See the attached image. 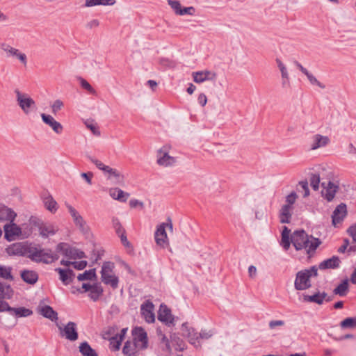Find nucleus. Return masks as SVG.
Returning a JSON list of instances; mask_svg holds the SVG:
<instances>
[{
	"label": "nucleus",
	"instance_id": "1",
	"mask_svg": "<svg viewBox=\"0 0 356 356\" xmlns=\"http://www.w3.org/2000/svg\"><path fill=\"white\" fill-rule=\"evenodd\" d=\"M291 241L296 250L305 249L309 254L314 252L321 243L318 238L309 236L303 229L295 231Z\"/></svg>",
	"mask_w": 356,
	"mask_h": 356
},
{
	"label": "nucleus",
	"instance_id": "2",
	"mask_svg": "<svg viewBox=\"0 0 356 356\" xmlns=\"http://www.w3.org/2000/svg\"><path fill=\"white\" fill-rule=\"evenodd\" d=\"M318 275V268L316 266L298 271L294 282L295 289L298 291L309 289L312 286L311 277H316Z\"/></svg>",
	"mask_w": 356,
	"mask_h": 356
},
{
	"label": "nucleus",
	"instance_id": "3",
	"mask_svg": "<svg viewBox=\"0 0 356 356\" xmlns=\"http://www.w3.org/2000/svg\"><path fill=\"white\" fill-rule=\"evenodd\" d=\"M31 253V260L36 263L49 264L57 261L59 258L58 254L51 249H43L37 246H34L33 251Z\"/></svg>",
	"mask_w": 356,
	"mask_h": 356
},
{
	"label": "nucleus",
	"instance_id": "4",
	"mask_svg": "<svg viewBox=\"0 0 356 356\" xmlns=\"http://www.w3.org/2000/svg\"><path fill=\"white\" fill-rule=\"evenodd\" d=\"M16 101L17 105L21 108L24 114L29 115L32 112L36 111V103L31 96L24 92H22L18 89L15 90Z\"/></svg>",
	"mask_w": 356,
	"mask_h": 356
},
{
	"label": "nucleus",
	"instance_id": "5",
	"mask_svg": "<svg viewBox=\"0 0 356 356\" xmlns=\"http://www.w3.org/2000/svg\"><path fill=\"white\" fill-rule=\"evenodd\" d=\"M114 264L110 261L104 262L102 266V281L106 285H110L113 289L118 287L119 279L114 274Z\"/></svg>",
	"mask_w": 356,
	"mask_h": 356
},
{
	"label": "nucleus",
	"instance_id": "6",
	"mask_svg": "<svg viewBox=\"0 0 356 356\" xmlns=\"http://www.w3.org/2000/svg\"><path fill=\"white\" fill-rule=\"evenodd\" d=\"M29 224L38 228L40 235L43 238L54 235L58 229L54 225L49 222H44L42 220L33 216L29 219Z\"/></svg>",
	"mask_w": 356,
	"mask_h": 356
},
{
	"label": "nucleus",
	"instance_id": "7",
	"mask_svg": "<svg viewBox=\"0 0 356 356\" xmlns=\"http://www.w3.org/2000/svg\"><path fill=\"white\" fill-rule=\"evenodd\" d=\"M0 49L4 53L6 58H15L18 60L23 66L26 67L27 65V56L26 54L21 51L19 49L6 42L0 44Z\"/></svg>",
	"mask_w": 356,
	"mask_h": 356
},
{
	"label": "nucleus",
	"instance_id": "8",
	"mask_svg": "<svg viewBox=\"0 0 356 356\" xmlns=\"http://www.w3.org/2000/svg\"><path fill=\"white\" fill-rule=\"evenodd\" d=\"M33 248L34 246L24 243H15L6 248V252L9 255L26 256L31 259V252H33Z\"/></svg>",
	"mask_w": 356,
	"mask_h": 356
},
{
	"label": "nucleus",
	"instance_id": "9",
	"mask_svg": "<svg viewBox=\"0 0 356 356\" xmlns=\"http://www.w3.org/2000/svg\"><path fill=\"white\" fill-rule=\"evenodd\" d=\"M57 252H60L70 259H82L86 257L85 253L75 248L70 246L66 243H59L56 248Z\"/></svg>",
	"mask_w": 356,
	"mask_h": 356
},
{
	"label": "nucleus",
	"instance_id": "10",
	"mask_svg": "<svg viewBox=\"0 0 356 356\" xmlns=\"http://www.w3.org/2000/svg\"><path fill=\"white\" fill-rule=\"evenodd\" d=\"M0 312H8L16 317H26L33 314V312L31 309L24 307L17 308L11 307L9 306L8 302L3 300H0Z\"/></svg>",
	"mask_w": 356,
	"mask_h": 356
},
{
	"label": "nucleus",
	"instance_id": "11",
	"mask_svg": "<svg viewBox=\"0 0 356 356\" xmlns=\"http://www.w3.org/2000/svg\"><path fill=\"white\" fill-rule=\"evenodd\" d=\"M134 342L140 349H145L147 347L148 339L145 330L141 327H136L132 330Z\"/></svg>",
	"mask_w": 356,
	"mask_h": 356
},
{
	"label": "nucleus",
	"instance_id": "12",
	"mask_svg": "<svg viewBox=\"0 0 356 356\" xmlns=\"http://www.w3.org/2000/svg\"><path fill=\"white\" fill-rule=\"evenodd\" d=\"M177 160L175 157L171 156L168 152L166 146L161 148L157 153V163L163 167H170L175 164Z\"/></svg>",
	"mask_w": 356,
	"mask_h": 356
},
{
	"label": "nucleus",
	"instance_id": "13",
	"mask_svg": "<svg viewBox=\"0 0 356 356\" xmlns=\"http://www.w3.org/2000/svg\"><path fill=\"white\" fill-rule=\"evenodd\" d=\"M58 327L60 330V336L67 340L74 341L78 339L76 324L75 323L70 321L64 327L59 325H58Z\"/></svg>",
	"mask_w": 356,
	"mask_h": 356
},
{
	"label": "nucleus",
	"instance_id": "14",
	"mask_svg": "<svg viewBox=\"0 0 356 356\" xmlns=\"http://www.w3.org/2000/svg\"><path fill=\"white\" fill-rule=\"evenodd\" d=\"M154 238L157 245L162 248L168 245V236L165 232V223L163 222L157 227L154 234Z\"/></svg>",
	"mask_w": 356,
	"mask_h": 356
},
{
	"label": "nucleus",
	"instance_id": "15",
	"mask_svg": "<svg viewBox=\"0 0 356 356\" xmlns=\"http://www.w3.org/2000/svg\"><path fill=\"white\" fill-rule=\"evenodd\" d=\"M154 306L150 300H146L141 305L140 312L146 322L151 323L155 321Z\"/></svg>",
	"mask_w": 356,
	"mask_h": 356
},
{
	"label": "nucleus",
	"instance_id": "16",
	"mask_svg": "<svg viewBox=\"0 0 356 356\" xmlns=\"http://www.w3.org/2000/svg\"><path fill=\"white\" fill-rule=\"evenodd\" d=\"M194 82L201 83L206 81H215L217 77L216 72L209 70L194 72L192 74Z\"/></svg>",
	"mask_w": 356,
	"mask_h": 356
},
{
	"label": "nucleus",
	"instance_id": "17",
	"mask_svg": "<svg viewBox=\"0 0 356 356\" xmlns=\"http://www.w3.org/2000/svg\"><path fill=\"white\" fill-rule=\"evenodd\" d=\"M347 215L346 205L344 203L339 204L332 215V222L334 227L341 224Z\"/></svg>",
	"mask_w": 356,
	"mask_h": 356
},
{
	"label": "nucleus",
	"instance_id": "18",
	"mask_svg": "<svg viewBox=\"0 0 356 356\" xmlns=\"http://www.w3.org/2000/svg\"><path fill=\"white\" fill-rule=\"evenodd\" d=\"M4 232L5 238L8 241H14L17 236H19L21 234L22 231L19 226L13 223V222H10V224L4 225Z\"/></svg>",
	"mask_w": 356,
	"mask_h": 356
},
{
	"label": "nucleus",
	"instance_id": "19",
	"mask_svg": "<svg viewBox=\"0 0 356 356\" xmlns=\"http://www.w3.org/2000/svg\"><path fill=\"white\" fill-rule=\"evenodd\" d=\"M43 122L49 125L52 130L57 134L62 133L63 130V125L58 121H56L51 115L42 113L40 115Z\"/></svg>",
	"mask_w": 356,
	"mask_h": 356
},
{
	"label": "nucleus",
	"instance_id": "20",
	"mask_svg": "<svg viewBox=\"0 0 356 356\" xmlns=\"http://www.w3.org/2000/svg\"><path fill=\"white\" fill-rule=\"evenodd\" d=\"M158 319L168 325L174 324V317L171 314L170 309L163 304L161 305L159 310Z\"/></svg>",
	"mask_w": 356,
	"mask_h": 356
},
{
	"label": "nucleus",
	"instance_id": "21",
	"mask_svg": "<svg viewBox=\"0 0 356 356\" xmlns=\"http://www.w3.org/2000/svg\"><path fill=\"white\" fill-rule=\"evenodd\" d=\"M323 190L322 191V195L328 201H332L339 188L338 186L333 184L332 181H328L327 184L322 183Z\"/></svg>",
	"mask_w": 356,
	"mask_h": 356
},
{
	"label": "nucleus",
	"instance_id": "22",
	"mask_svg": "<svg viewBox=\"0 0 356 356\" xmlns=\"http://www.w3.org/2000/svg\"><path fill=\"white\" fill-rule=\"evenodd\" d=\"M276 64L277 67L279 68L281 77H282V86L283 88H286L290 86V79L289 74L286 68V66L284 64V63L280 59L277 58L275 59Z\"/></svg>",
	"mask_w": 356,
	"mask_h": 356
},
{
	"label": "nucleus",
	"instance_id": "23",
	"mask_svg": "<svg viewBox=\"0 0 356 356\" xmlns=\"http://www.w3.org/2000/svg\"><path fill=\"white\" fill-rule=\"evenodd\" d=\"M181 332L182 335L187 337L191 343L195 344L199 341V333L193 328L188 327L186 323L182 324Z\"/></svg>",
	"mask_w": 356,
	"mask_h": 356
},
{
	"label": "nucleus",
	"instance_id": "24",
	"mask_svg": "<svg viewBox=\"0 0 356 356\" xmlns=\"http://www.w3.org/2000/svg\"><path fill=\"white\" fill-rule=\"evenodd\" d=\"M55 271L59 274V278L65 285L70 284L75 276L74 271L70 268L63 269L57 268L55 269Z\"/></svg>",
	"mask_w": 356,
	"mask_h": 356
},
{
	"label": "nucleus",
	"instance_id": "25",
	"mask_svg": "<svg viewBox=\"0 0 356 356\" xmlns=\"http://www.w3.org/2000/svg\"><path fill=\"white\" fill-rule=\"evenodd\" d=\"M38 312L40 314L47 318H49L51 321H56L58 320V313L49 305H39L38 307Z\"/></svg>",
	"mask_w": 356,
	"mask_h": 356
},
{
	"label": "nucleus",
	"instance_id": "26",
	"mask_svg": "<svg viewBox=\"0 0 356 356\" xmlns=\"http://www.w3.org/2000/svg\"><path fill=\"white\" fill-rule=\"evenodd\" d=\"M341 261L337 256L325 259L321 262L318 265V269L325 270V269H335L339 267Z\"/></svg>",
	"mask_w": 356,
	"mask_h": 356
},
{
	"label": "nucleus",
	"instance_id": "27",
	"mask_svg": "<svg viewBox=\"0 0 356 356\" xmlns=\"http://www.w3.org/2000/svg\"><path fill=\"white\" fill-rule=\"evenodd\" d=\"M330 141V138L327 136L316 134L312 137L311 149L314 150L318 148L323 147L328 145Z\"/></svg>",
	"mask_w": 356,
	"mask_h": 356
},
{
	"label": "nucleus",
	"instance_id": "28",
	"mask_svg": "<svg viewBox=\"0 0 356 356\" xmlns=\"http://www.w3.org/2000/svg\"><path fill=\"white\" fill-rule=\"evenodd\" d=\"M327 293H325V292L321 293V292L318 291L317 293H316L312 296H309V295L304 296L303 299L306 302H314L318 305H322L325 299L327 298Z\"/></svg>",
	"mask_w": 356,
	"mask_h": 356
},
{
	"label": "nucleus",
	"instance_id": "29",
	"mask_svg": "<svg viewBox=\"0 0 356 356\" xmlns=\"http://www.w3.org/2000/svg\"><path fill=\"white\" fill-rule=\"evenodd\" d=\"M16 216V213L10 209L0 204V221L10 220L13 222Z\"/></svg>",
	"mask_w": 356,
	"mask_h": 356
},
{
	"label": "nucleus",
	"instance_id": "30",
	"mask_svg": "<svg viewBox=\"0 0 356 356\" xmlns=\"http://www.w3.org/2000/svg\"><path fill=\"white\" fill-rule=\"evenodd\" d=\"M21 277L25 282L34 284L38 280V275L33 270H24L21 272Z\"/></svg>",
	"mask_w": 356,
	"mask_h": 356
},
{
	"label": "nucleus",
	"instance_id": "31",
	"mask_svg": "<svg viewBox=\"0 0 356 356\" xmlns=\"http://www.w3.org/2000/svg\"><path fill=\"white\" fill-rule=\"evenodd\" d=\"M109 195L115 200L125 202L129 196V194L124 192L118 188H111L109 190Z\"/></svg>",
	"mask_w": 356,
	"mask_h": 356
},
{
	"label": "nucleus",
	"instance_id": "32",
	"mask_svg": "<svg viewBox=\"0 0 356 356\" xmlns=\"http://www.w3.org/2000/svg\"><path fill=\"white\" fill-rule=\"evenodd\" d=\"M14 291L9 284L0 282V300L10 299Z\"/></svg>",
	"mask_w": 356,
	"mask_h": 356
},
{
	"label": "nucleus",
	"instance_id": "33",
	"mask_svg": "<svg viewBox=\"0 0 356 356\" xmlns=\"http://www.w3.org/2000/svg\"><path fill=\"white\" fill-rule=\"evenodd\" d=\"M138 350L140 348L134 341H127L122 348V353L128 356H135Z\"/></svg>",
	"mask_w": 356,
	"mask_h": 356
},
{
	"label": "nucleus",
	"instance_id": "34",
	"mask_svg": "<svg viewBox=\"0 0 356 356\" xmlns=\"http://www.w3.org/2000/svg\"><path fill=\"white\" fill-rule=\"evenodd\" d=\"M109 175L108 177V179H111L112 177L114 179V182L117 184H122L124 181V175H122L119 171L116 169L108 167V169L106 171Z\"/></svg>",
	"mask_w": 356,
	"mask_h": 356
},
{
	"label": "nucleus",
	"instance_id": "35",
	"mask_svg": "<svg viewBox=\"0 0 356 356\" xmlns=\"http://www.w3.org/2000/svg\"><path fill=\"white\" fill-rule=\"evenodd\" d=\"M291 207L289 204H284L282 207L280 213V220L281 223H289L291 217Z\"/></svg>",
	"mask_w": 356,
	"mask_h": 356
},
{
	"label": "nucleus",
	"instance_id": "36",
	"mask_svg": "<svg viewBox=\"0 0 356 356\" xmlns=\"http://www.w3.org/2000/svg\"><path fill=\"white\" fill-rule=\"evenodd\" d=\"M44 206L51 213H55L58 209V204L51 195H48L43 200Z\"/></svg>",
	"mask_w": 356,
	"mask_h": 356
},
{
	"label": "nucleus",
	"instance_id": "37",
	"mask_svg": "<svg viewBox=\"0 0 356 356\" xmlns=\"http://www.w3.org/2000/svg\"><path fill=\"white\" fill-rule=\"evenodd\" d=\"M348 280H343L334 290L333 293L339 296H345L348 291Z\"/></svg>",
	"mask_w": 356,
	"mask_h": 356
},
{
	"label": "nucleus",
	"instance_id": "38",
	"mask_svg": "<svg viewBox=\"0 0 356 356\" xmlns=\"http://www.w3.org/2000/svg\"><path fill=\"white\" fill-rule=\"evenodd\" d=\"M79 351L83 356H98L96 351L86 341L80 344Z\"/></svg>",
	"mask_w": 356,
	"mask_h": 356
},
{
	"label": "nucleus",
	"instance_id": "39",
	"mask_svg": "<svg viewBox=\"0 0 356 356\" xmlns=\"http://www.w3.org/2000/svg\"><path fill=\"white\" fill-rule=\"evenodd\" d=\"M115 3V0H86V7H92L96 6H113Z\"/></svg>",
	"mask_w": 356,
	"mask_h": 356
},
{
	"label": "nucleus",
	"instance_id": "40",
	"mask_svg": "<svg viewBox=\"0 0 356 356\" xmlns=\"http://www.w3.org/2000/svg\"><path fill=\"white\" fill-rule=\"evenodd\" d=\"M12 268L9 266H0V277L6 280H13L12 275Z\"/></svg>",
	"mask_w": 356,
	"mask_h": 356
},
{
	"label": "nucleus",
	"instance_id": "41",
	"mask_svg": "<svg viewBox=\"0 0 356 356\" xmlns=\"http://www.w3.org/2000/svg\"><path fill=\"white\" fill-rule=\"evenodd\" d=\"M90 291V293L89 294L90 298L92 300L96 301L99 299V296L102 294L103 289L102 288V286H98L97 284H94Z\"/></svg>",
	"mask_w": 356,
	"mask_h": 356
},
{
	"label": "nucleus",
	"instance_id": "42",
	"mask_svg": "<svg viewBox=\"0 0 356 356\" xmlns=\"http://www.w3.org/2000/svg\"><path fill=\"white\" fill-rule=\"evenodd\" d=\"M95 278H96V273L95 268L86 270L83 273L79 274L77 277V279L79 281L92 280Z\"/></svg>",
	"mask_w": 356,
	"mask_h": 356
},
{
	"label": "nucleus",
	"instance_id": "43",
	"mask_svg": "<svg viewBox=\"0 0 356 356\" xmlns=\"http://www.w3.org/2000/svg\"><path fill=\"white\" fill-rule=\"evenodd\" d=\"M341 328H355L356 327V317L346 318L340 323Z\"/></svg>",
	"mask_w": 356,
	"mask_h": 356
},
{
	"label": "nucleus",
	"instance_id": "44",
	"mask_svg": "<svg viewBox=\"0 0 356 356\" xmlns=\"http://www.w3.org/2000/svg\"><path fill=\"white\" fill-rule=\"evenodd\" d=\"M74 224L79 229L81 230V232L86 233L88 230V227L86 225V221L83 219L82 216H78L75 220H73Z\"/></svg>",
	"mask_w": 356,
	"mask_h": 356
},
{
	"label": "nucleus",
	"instance_id": "45",
	"mask_svg": "<svg viewBox=\"0 0 356 356\" xmlns=\"http://www.w3.org/2000/svg\"><path fill=\"white\" fill-rule=\"evenodd\" d=\"M79 80L81 86L83 89L86 90L90 94H92V95L96 94L95 90L91 86V85L86 79H84L82 77H79Z\"/></svg>",
	"mask_w": 356,
	"mask_h": 356
},
{
	"label": "nucleus",
	"instance_id": "46",
	"mask_svg": "<svg viewBox=\"0 0 356 356\" xmlns=\"http://www.w3.org/2000/svg\"><path fill=\"white\" fill-rule=\"evenodd\" d=\"M320 176L318 174H312L310 177V184L314 191H317L319 188Z\"/></svg>",
	"mask_w": 356,
	"mask_h": 356
},
{
	"label": "nucleus",
	"instance_id": "47",
	"mask_svg": "<svg viewBox=\"0 0 356 356\" xmlns=\"http://www.w3.org/2000/svg\"><path fill=\"white\" fill-rule=\"evenodd\" d=\"M109 341L113 350L116 351L120 349L121 343L122 341V338L118 339V337L112 336L111 338L109 339Z\"/></svg>",
	"mask_w": 356,
	"mask_h": 356
},
{
	"label": "nucleus",
	"instance_id": "48",
	"mask_svg": "<svg viewBox=\"0 0 356 356\" xmlns=\"http://www.w3.org/2000/svg\"><path fill=\"white\" fill-rule=\"evenodd\" d=\"M87 157L92 163L97 166L98 169L104 171V172H106V171L108 169L109 166L104 165L102 162L95 159L94 157L90 156H88Z\"/></svg>",
	"mask_w": 356,
	"mask_h": 356
},
{
	"label": "nucleus",
	"instance_id": "49",
	"mask_svg": "<svg viewBox=\"0 0 356 356\" xmlns=\"http://www.w3.org/2000/svg\"><path fill=\"white\" fill-rule=\"evenodd\" d=\"M112 224L113 227L115 229V231L118 235H120L121 233L125 232L120 220L117 218H113Z\"/></svg>",
	"mask_w": 356,
	"mask_h": 356
},
{
	"label": "nucleus",
	"instance_id": "50",
	"mask_svg": "<svg viewBox=\"0 0 356 356\" xmlns=\"http://www.w3.org/2000/svg\"><path fill=\"white\" fill-rule=\"evenodd\" d=\"M168 4L174 10L175 13L179 15V10L181 9L180 2L177 0H168Z\"/></svg>",
	"mask_w": 356,
	"mask_h": 356
},
{
	"label": "nucleus",
	"instance_id": "51",
	"mask_svg": "<svg viewBox=\"0 0 356 356\" xmlns=\"http://www.w3.org/2000/svg\"><path fill=\"white\" fill-rule=\"evenodd\" d=\"M312 85H316L321 88H325V86L317 80V79L309 72L305 75Z\"/></svg>",
	"mask_w": 356,
	"mask_h": 356
},
{
	"label": "nucleus",
	"instance_id": "52",
	"mask_svg": "<svg viewBox=\"0 0 356 356\" xmlns=\"http://www.w3.org/2000/svg\"><path fill=\"white\" fill-rule=\"evenodd\" d=\"M63 102L61 100H56L51 106L52 113L56 115L63 107Z\"/></svg>",
	"mask_w": 356,
	"mask_h": 356
},
{
	"label": "nucleus",
	"instance_id": "53",
	"mask_svg": "<svg viewBox=\"0 0 356 356\" xmlns=\"http://www.w3.org/2000/svg\"><path fill=\"white\" fill-rule=\"evenodd\" d=\"M195 9L193 6L181 8V10H179V15H193L195 14Z\"/></svg>",
	"mask_w": 356,
	"mask_h": 356
},
{
	"label": "nucleus",
	"instance_id": "54",
	"mask_svg": "<svg viewBox=\"0 0 356 356\" xmlns=\"http://www.w3.org/2000/svg\"><path fill=\"white\" fill-rule=\"evenodd\" d=\"M291 243V241L289 238V236H282V241L280 244L285 250H289Z\"/></svg>",
	"mask_w": 356,
	"mask_h": 356
},
{
	"label": "nucleus",
	"instance_id": "55",
	"mask_svg": "<svg viewBox=\"0 0 356 356\" xmlns=\"http://www.w3.org/2000/svg\"><path fill=\"white\" fill-rule=\"evenodd\" d=\"M86 125L92 131V133L94 135H95L97 136H100V131H99L97 126L95 124L92 123V122H86Z\"/></svg>",
	"mask_w": 356,
	"mask_h": 356
},
{
	"label": "nucleus",
	"instance_id": "56",
	"mask_svg": "<svg viewBox=\"0 0 356 356\" xmlns=\"http://www.w3.org/2000/svg\"><path fill=\"white\" fill-rule=\"evenodd\" d=\"M297 197L298 196L295 192L291 193L286 197V202H287L286 204H289V206L291 207L295 203Z\"/></svg>",
	"mask_w": 356,
	"mask_h": 356
},
{
	"label": "nucleus",
	"instance_id": "57",
	"mask_svg": "<svg viewBox=\"0 0 356 356\" xmlns=\"http://www.w3.org/2000/svg\"><path fill=\"white\" fill-rule=\"evenodd\" d=\"M299 186L302 188V189L304 191V195L303 197H306L309 196V189L308 187V183L305 181H301L299 182Z\"/></svg>",
	"mask_w": 356,
	"mask_h": 356
},
{
	"label": "nucleus",
	"instance_id": "58",
	"mask_svg": "<svg viewBox=\"0 0 356 356\" xmlns=\"http://www.w3.org/2000/svg\"><path fill=\"white\" fill-rule=\"evenodd\" d=\"M69 213H70L71 216L72 217L73 220H75L78 216H80L81 215L79 213V212L70 204H65Z\"/></svg>",
	"mask_w": 356,
	"mask_h": 356
},
{
	"label": "nucleus",
	"instance_id": "59",
	"mask_svg": "<svg viewBox=\"0 0 356 356\" xmlns=\"http://www.w3.org/2000/svg\"><path fill=\"white\" fill-rule=\"evenodd\" d=\"M160 63L164 67H169V68H173L175 67V63L172 60H170L166 58H161L160 60Z\"/></svg>",
	"mask_w": 356,
	"mask_h": 356
},
{
	"label": "nucleus",
	"instance_id": "60",
	"mask_svg": "<svg viewBox=\"0 0 356 356\" xmlns=\"http://www.w3.org/2000/svg\"><path fill=\"white\" fill-rule=\"evenodd\" d=\"M81 177L84 179V180L87 182L88 185L92 184V179L93 177V173L91 172H82L81 174Z\"/></svg>",
	"mask_w": 356,
	"mask_h": 356
},
{
	"label": "nucleus",
	"instance_id": "61",
	"mask_svg": "<svg viewBox=\"0 0 356 356\" xmlns=\"http://www.w3.org/2000/svg\"><path fill=\"white\" fill-rule=\"evenodd\" d=\"M74 268L77 270H83L87 266V261H72V264Z\"/></svg>",
	"mask_w": 356,
	"mask_h": 356
},
{
	"label": "nucleus",
	"instance_id": "62",
	"mask_svg": "<svg viewBox=\"0 0 356 356\" xmlns=\"http://www.w3.org/2000/svg\"><path fill=\"white\" fill-rule=\"evenodd\" d=\"M348 234L352 237L353 241L356 242V222L351 225L347 230Z\"/></svg>",
	"mask_w": 356,
	"mask_h": 356
},
{
	"label": "nucleus",
	"instance_id": "63",
	"mask_svg": "<svg viewBox=\"0 0 356 356\" xmlns=\"http://www.w3.org/2000/svg\"><path fill=\"white\" fill-rule=\"evenodd\" d=\"M199 335V339H209V338H211L213 335V333L211 331H207V330H202L200 332H199L198 334Z\"/></svg>",
	"mask_w": 356,
	"mask_h": 356
},
{
	"label": "nucleus",
	"instance_id": "64",
	"mask_svg": "<svg viewBox=\"0 0 356 356\" xmlns=\"http://www.w3.org/2000/svg\"><path fill=\"white\" fill-rule=\"evenodd\" d=\"M117 330L116 327H109L104 333V338L108 339L111 338V335L114 334L115 330Z\"/></svg>",
	"mask_w": 356,
	"mask_h": 356
}]
</instances>
